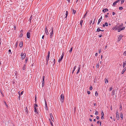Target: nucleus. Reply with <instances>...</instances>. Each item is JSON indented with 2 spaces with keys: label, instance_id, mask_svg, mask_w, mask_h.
<instances>
[{
  "label": "nucleus",
  "instance_id": "nucleus-47",
  "mask_svg": "<svg viewBox=\"0 0 126 126\" xmlns=\"http://www.w3.org/2000/svg\"><path fill=\"white\" fill-rule=\"evenodd\" d=\"M99 67V63H98L96 65V67L97 68H98Z\"/></svg>",
  "mask_w": 126,
  "mask_h": 126
},
{
  "label": "nucleus",
  "instance_id": "nucleus-31",
  "mask_svg": "<svg viewBox=\"0 0 126 126\" xmlns=\"http://www.w3.org/2000/svg\"><path fill=\"white\" fill-rule=\"evenodd\" d=\"M95 95L96 96H98V93L97 91H96L95 92Z\"/></svg>",
  "mask_w": 126,
  "mask_h": 126
},
{
  "label": "nucleus",
  "instance_id": "nucleus-61",
  "mask_svg": "<svg viewBox=\"0 0 126 126\" xmlns=\"http://www.w3.org/2000/svg\"><path fill=\"white\" fill-rule=\"evenodd\" d=\"M17 44H18V43H17V42H16V47H17Z\"/></svg>",
  "mask_w": 126,
  "mask_h": 126
},
{
  "label": "nucleus",
  "instance_id": "nucleus-53",
  "mask_svg": "<svg viewBox=\"0 0 126 126\" xmlns=\"http://www.w3.org/2000/svg\"><path fill=\"white\" fill-rule=\"evenodd\" d=\"M93 89V88H92V86H91L90 87V90H92Z\"/></svg>",
  "mask_w": 126,
  "mask_h": 126
},
{
  "label": "nucleus",
  "instance_id": "nucleus-20",
  "mask_svg": "<svg viewBox=\"0 0 126 126\" xmlns=\"http://www.w3.org/2000/svg\"><path fill=\"white\" fill-rule=\"evenodd\" d=\"M83 20H81L80 22V25H81V27H82V25L83 22Z\"/></svg>",
  "mask_w": 126,
  "mask_h": 126
},
{
  "label": "nucleus",
  "instance_id": "nucleus-5",
  "mask_svg": "<svg viewBox=\"0 0 126 126\" xmlns=\"http://www.w3.org/2000/svg\"><path fill=\"white\" fill-rule=\"evenodd\" d=\"M68 11H66V13L64 12L63 13V14H64V16H65V18H67V16L68 14Z\"/></svg>",
  "mask_w": 126,
  "mask_h": 126
},
{
  "label": "nucleus",
  "instance_id": "nucleus-34",
  "mask_svg": "<svg viewBox=\"0 0 126 126\" xmlns=\"http://www.w3.org/2000/svg\"><path fill=\"white\" fill-rule=\"evenodd\" d=\"M4 104H5V105L7 107H8V105L7 104V103H6V102L4 101Z\"/></svg>",
  "mask_w": 126,
  "mask_h": 126
},
{
  "label": "nucleus",
  "instance_id": "nucleus-11",
  "mask_svg": "<svg viewBox=\"0 0 126 126\" xmlns=\"http://www.w3.org/2000/svg\"><path fill=\"white\" fill-rule=\"evenodd\" d=\"M126 65V60L123 62V67L124 68Z\"/></svg>",
  "mask_w": 126,
  "mask_h": 126
},
{
  "label": "nucleus",
  "instance_id": "nucleus-44",
  "mask_svg": "<svg viewBox=\"0 0 126 126\" xmlns=\"http://www.w3.org/2000/svg\"><path fill=\"white\" fill-rule=\"evenodd\" d=\"M101 114L102 115H104V113L103 112V110H102V111L101 113Z\"/></svg>",
  "mask_w": 126,
  "mask_h": 126
},
{
  "label": "nucleus",
  "instance_id": "nucleus-39",
  "mask_svg": "<svg viewBox=\"0 0 126 126\" xmlns=\"http://www.w3.org/2000/svg\"><path fill=\"white\" fill-rule=\"evenodd\" d=\"M117 30H118V32H120L121 31V29L120 28L118 29H117Z\"/></svg>",
  "mask_w": 126,
  "mask_h": 126
},
{
  "label": "nucleus",
  "instance_id": "nucleus-37",
  "mask_svg": "<svg viewBox=\"0 0 126 126\" xmlns=\"http://www.w3.org/2000/svg\"><path fill=\"white\" fill-rule=\"evenodd\" d=\"M50 33H51L52 34H53V28H52V29Z\"/></svg>",
  "mask_w": 126,
  "mask_h": 126
},
{
  "label": "nucleus",
  "instance_id": "nucleus-2",
  "mask_svg": "<svg viewBox=\"0 0 126 126\" xmlns=\"http://www.w3.org/2000/svg\"><path fill=\"white\" fill-rule=\"evenodd\" d=\"M61 99L60 101L61 102H63L64 100V96L63 94H62L61 96Z\"/></svg>",
  "mask_w": 126,
  "mask_h": 126
},
{
  "label": "nucleus",
  "instance_id": "nucleus-50",
  "mask_svg": "<svg viewBox=\"0 0 126 126\" xmlns=\"http://www.w3.org/2000/svg\"><path fill=\"white\" fill-rule=\"evenodd\" d=\"M102 33H101V34H100L99 35H98V36L99 37H102Z\"/></svg>",
  "mask_w": 126,
  "mask_h": 126
},
{
  "label": "nucleus",
  "instance_id": "nucleus-28",
  "mask_svg": "<svg viewBox=\"0 0 126 126\" xmlns=\"http://www.w3.org/2000/svg\"><path fill=\"white\" fill-rule=\"evenodd\" d=\"M76 10H73V13L74 15L76 13Z\"/></svg>",
  "mask_w": 126,
  "mask_h": 126
},
{
  "label": "nucleus",
  "instance_id": "nucleus-59",
  "mask_svg": "<svg viewBox=\"0 0 126 126\" xmlns=\"http://www.w3.org/2000/svg\"><path fill=\"white\" fill-rule=\"evenodd\" d=\"M87 93L88 94H89L90 93V92L89 91H87Z\"/></svg>",
  "mask_w": 126,
  "mask_h": 126
},
{
  "label": "nucleus",
  "instance_id": "nucleus-48",
  "mask_svg": "<svg viewBox=\"0 0 126 126\" xmlns=\"http://www.w3.org/2000/svg\"><path fill=\"white\" fill-rule=\"evenodd\" d=\"M23 34L22 33H21V34L20 35H19V37H21L22 36H23Z\"/></svg>",
  "mask_w": 126,
  "mask_h": 126
},
{
  "label": "nucleus",
  "instance_id": "nucleus-35",
  "mask_svg": "<svg viewBox=\"0 0 126 126\" xmlns=\"http://www.w3.org/2000/svg\"><path fill=\"white\" fill-rule=\"evenodd\" d=\"M34 112H36L37 114H38V112H37V109L36 110H34Z\"/></svg>",
  "mask_w": 126,
  "mask_h": 126
},
{
  "label": "nucleus",
  "instance_id": "nucleus-7",
  "mask_svg": "<svg viewBox=\"0 0 126 126\" xmlns=\"http://www.w3.org/2000/svg\"><path fill=\"white\" fill-rule=\"evenodd\" d=\"M122 36L121 35H119V37H118V41H120V40L122 38Z\"/></svg>",
  "mask_w": 126,
  "mask_h": 126
},
{
  "label": "nucleus",
  "instance_id": "nucleus-21",
  "mask_svg": "<svg viewBox=\"0 0 126 126\" xmlns=\"http://www.w3.org/2000/svg\"><path fill=\"white\" fill-rule=\"evenodd\" d=\"M49 120L50 121V124L52 126H53V125L52 122L51 121L50 119H49Z\"/></svg>",
  "mask_w": 126,
  "mask_h": 126
},
{
  "label": "nucleus",
  "instance_id": "nucleus-45",
  "mask_svg": "<svg viewBox=\"0 0 126 126\" xmlns=\"http://www.w3.org/2000/svg\"><path fill=\"white\" fill-rule=\"evenodd\" d=\"M123 55L124 56H126V51H125Z\"/></svg>",
  "mask_w": 126,
  "mask_h": 126
},
{
  "label": "nucleus",
  "instance_id": "nucleus-15",
  "mask_svg": "<svg viewBox=\"0 0 126 126\" xmlns=\"http://www.w3.org/2000/svg\"><path fill=\"white\" fill-rule=\"evenodd\" d=\"M108 11V10L106 8L104 9L103 10V11L104 13L106 12L107 11Z\"/></svg>",
  "mask_w": 126,
  "mask_h": 126
},
{
  "label": "nucleus",
  "instance_id": "nucleus-54",
  "mask_svg": "<svg viewBox=\"0 0 126 126\" xmlns=\"http://www.w3.org/2000/svg\"><path fill=\"white\" fill-rule=\"evenodd\" d=\"M101 119H104V116L102 115L101 117Z\"/></svg>",
  "mask_w": 126,
  "mask_h": 126
},
{
  "label": "nucleus",
  "instance_id": "nucleus-4",
  "mask_svg": "<svg viewBox=\"0 0 126 126\" xmlns=\"http://www.w3.org/2000/svg\"><path fill=\"white\" fill-rule=\"evenodd\" d=\"M45 109L47 110H48V108L47 107V103L46 101V100L45 99Z\"/></svg>",
  "mask_w": 126,
  "mask_h": 126
},
{
  "label": "nucleus",
  "instance_id": "nucleus-49",
  "mask_svg": "<svg viewBox=\"0 0 126 126\" xmlns=\"http://www.w3.org/2000/svg\"><path fill=\"white\" fill-rule=\"evenodd\" d=\"M112 87H110V88H109L110 91H111L112 90Z\"/></svg>",
  "mask_w": 126,
  "mask_h": 126
},
{
  "label": "nucleus",
  "instance_id": "nucleus-33",
  "mask_svg": "<svg viewBox=\"0 0 126 126\" xmlns=\"http://www.w3.org/2000/svg\"><path fill=\"white\" fill-rule=\"evenodd\" d=\"M95 114L96 115L98 114V112L97 111H96Z\"/></svg>",
  "mask_w": 126,
  "mask_h": 126
},
{
  "label": "nucleus",
  "instance_id": "nucleus-41",
  "mask_svg": "<svg viewBox=\"0 0 126 126\" xmlns=\"http://www.w3.org/2000/svg\"><path fill=\"white\" fill-rule=\"evenodd\" d=\"M124 0H122L121 1V4H123L124 3Z\"/></svg>",
  "mask_w": 126,
  "mask_h": 126
},
{
  "label": "nucleus",
  "instance_id": "nucleus-64",
  "mask_svg": "<svg viewBox=\"0 0 126 126\" xmlns=\"http://www.w3.org/2000/svg\"><path fill=\"white\" fill-rule=\"evenodd\" d=\"M44 85V83H42V86L43 87Z\"/></svg>",
  "mask_w": 126,
  "mask_h": 126
},
{
  "label": "nucleus",
  "instance_id": "nucleus-27",
  "mask_svg": "<svg viewBox=\"0 0 126 126\" xmlns=\"http://www.w3.org/2000/svg\"><path fill=\"white\" fill-rule=\"evenodd\" d=\"M50 38H51L52 37L53 34L50 33Z\"/></svg>",
  "mask_w": 126,
  "mask_h": 126
},
{
  "label": "nucleus",
  "instance_id": "nucleus-6",
  "mask_svg": "<svg viewBox=\"0 0 126 126\" xmlns=\"http://www.w3.org/2000/svg\"><path fill=\"white\" fill-rule=\"evenodd\" d=\"M119 115L117 111L116 112V118L117 120H118L119 119Z\"/></svg>",
  "mask_w": 126,
  "mask_h": 126
},
{
  "label": "nucleus",
  "instance_id": "nucleus-8",
  "mask_svg": "<svg viewBox=\"0 0 126 126\" xmlns=\"http://www.w3.org/2000/svg\"><path fill=\"white\" fill-rule=\"evenodd\" d=\"M64 55L63 54H62L61 55V58H60L58 60V62H60V61L62 60V59L63 58V57Z\"/></svg>",
  "mask_w": 126,
  "mask_h": 126
},
{
  "label": "nucleus",
  "instance_id": "nucleus-46",
  "mask_svg": "<svg viewBox=\"0 0 126 126\" xmlns=\"http://www.w3.org/2000/svg\"><path fill=\"white\" fill-rule=\"evenodd\" d=\"M105 26H108V24L107 22H105Z\"/></svg>",
  "mask_w": 126,
  "mask_h": 126
},
{
  "label": "nucleus",
  "instance_id": "nucleus-13",
  "mask_svg": "<svg viewBox=\"0 0 126 126\" xmlns=\"http://www.w3.org/2000/svg\"><path fill=\"white\" fill-rule=\"evenodd\" d=\"M19 46L20 47H22L23 46V43L22 42H21L19 44Z\"/></svg>",
  "mask_w": 126,
  "mask_h": 126
},
{
  "label": "nucleus",
  "instance_id": "nucleus-57",
  "mask_svg": "<svg viewBox=\"0 0 126 126\" xmlns=\"http://www.w3.org/2000/svg\"><path fill=\"white\" fill-rule=\"evenodd\" d=\"M99 116H96V119H97L98 120V119H99Z\"/></svg>",
  "mask_w": 126,
  "mask_h": 126
},
{
  "label": "nucleus",
  "instance_id": "nucleus-55",
  "mask_svg": "<svg viewBox=\"0 0 126 126\" xmlns=\"http://www.w3.org/2000/svg\"><path fill=\"white\" fill-rule=\"evenodd\" d=\"M8 51H9V52H10V53L11 54H12V52H11V51L10 49H9Z\"/></svg>",
  "mask_w": 126,
  "mask_h": 126
},
{
  "label": "nucleus",
  "instance_id": "nucleus-16",
  "mask_svg": "<svg viewBox=\"0 0 126 126\" xmlns=\"http://www.w3.org/2000/svg\"><path fill=\"white\" fill-rule=\"evenodd\" d=\"M50 117H51V119H52V121H53V119H52V118H53V120H54V118H53V116H52V113H50Z\"/></svg>",
  "mask_w": 126,
  "mask_h": 126
},
{
  "label": "nucleus",
  "instance_id": "nucleus-42",
  "mask_svg": "<svg viewBox=\"0 0 126 126\" xmlns=\"http://www.w3.org/2000/svg\"><path fill=\"white\" fill-rule=\"evenodd\" d=\"M108 81L107 79L105 80V83H108Z\"/></svg>",
  "mask_w": 126,
  "mask_h": 126
},
{
  "label": "nucleus",
  "instance_id": "nucleus-25",
  "mask_svg": "<svg viewBox=\"0 0 126 126\" xmlns=\"http://www.w3.org/2000/svg\"><path fill=\"white\" fill-rule=\"evenodd\" d=\"M115 93V91L114 90H113L112 92V93L111 95H113Z\"/></svg>",
  "mask_w": 126,
  "mask_h": 126
},
{
  "label": "nucleus",
  "instance_id": "nucleus-14",
  "mask_svg": "<svg viewBox=\"0 0 126 126\" xmlns=\"http://www.w3.org/2000/svg\"><path fill=\"white\" fill-rule=\"evenodd\" d=\"M123 26V24L122 23L119 26H118V27H117L116 30H117L118 29H119L121 28V27H122Z\"/></svg>",
  "mask_w": 126,
  "mask_h": 126
},
{
  "label": "nucleus",
  "instance_id": "nucleus-56",
  "mask_svg": "<svg viewBox=\"0 0 126 126\" xmlns=\"http://www.w3.org/2000/svg\"><path fill=\"white\" fill-rule=\"evenodd\" d=\"M121 0H116L115 2H116L117 3V2H118L119 1H120Z\"/></svg>",
  "mask_w": 126,
  "mask_h": 126
},
{
  "label": "nucleus",
  "instance_id": "nucleus-9",
  "mask_svg": "<svg viewBox=\"0 0 126 126\" xmlns=\"http://www.w3.org/2000/svg\"><path fill=\"white\" fill-rule=\"evenodd\" d=\"M27 37L28 38H30V33L29 32H28L27 33Z\"/></svg>",
  "mask_w": 126,
  "mask_h": 126
},
{
  "label": "nucleus",
  "instance_id": "nucleus-58",
  "mask_svg": "<svg viewBox=\"0 0 126 126\" xmlns=\"http://www.w3.org/2000/svg\"><path fill=\"white\" fill-rule=\"evenodd\" d=\"M44 82H45L44 79H43L42 83H44Z\"/></svg>",
  "mask_w": 126,
  "mask_h": 126
},
{
  "label": "nucleus",
  "instance_id": "nucleus-36",
  "mask_svg": "<svg viewBox=\"0 0 126 126\" xmlns=\"http://www.w3.org/2000/svg\"><path fill=\"white\" fill-rule=\"evenodd\" d=\"M119 9L120 10H122L123 9V8L122 7H120L119 8Z\"/></svg>",
  "mask_w": 126,
  "mask_h": 126
},
{
  "label": "nucleus",
  "instance_id": "nucleus-19",
  "mask_svg": "<svg viewBox=\"0 0 126 126\" xmlns=\"http://www.w3.org/2000/svg\"><path fill=\"white\" fill-rule=\"evenodd\" d=\"M120 114L121 118L122 119H123V115L122 113L121 112L120 113Z\"/></svg>",
  "mask_w": 126,
  "mask_h": 126
},
{
  "label": "nucleus",
  "instance_id": "nucleus-51",
  "mask_svg": "<svg viewBox=\"0 0 126 126\" xmlns=\"http://www.w3.org/2000/svg\"><path fill=\"white\" fill-rule=\"evenodd\" d=\"M35 102H36V103L37 97H36V95H35Z\"/></svg>",
  "mask_w": 126,
  "mask_h": 126
},
{
  "label": "nucleus",
  "instance_id": "nucleus-17",
  "mask_svg": "<svg viewBox=\"0 0 126 126\" xmlns=\"http://www.w3.org/2000/svg\"><path fill=\"white\" fill-rule=\"evenodd\" d=\"M50 56L49 55H48L46 56V60H49V57Z\"/></svg>",
  "mask_w": 126,
  "mask_h": 126
},
{
  "label": "nucleus",
  "instance_id": "nucleus-1",
  "mask_svg": "<svg viewBox=\"0 0 126 126\" xmlns=\"http://www.w3.org/2000/svg\"><path fill=\"white\" fill-rule=\"evenodd\" d=\"M26 54L25 53H23L22 52L21 53V56L22 59H24L26 57Z\"/></svg>",
  "mask_w": 126,
  "mask_h": 126
},
{
  "label": "nucleus",
  "instance_id": "nucleus-26",
  "mask_svg": "<svg viewBox=\"0 0 126 126\" xmlns=\"http://www.w3.org/2000/svg\"><path fill=\"white\" fill-rule=\"evenodd\" d=\"M25 66H26V65L25 64H24L23 67V70H24L25 69V68H26Z\"/></svg>",
  "mask_w": 126,
  "mask_h": 126
},
{
  "label": "nucleus",
  "instance_id": "nucleus-52",
  "mask_svg": "<svg viewBox=\"0 0 126 126\" xmlns=\"http://www.w3.org/2000/svg\"><path fill=\"white\" fill-rule=\"evenodd\" d=\"M47 60V62H46V64L47 65L48 63V61L49 60Z\"/></svg>",
  "mask_w": 126,
  "mask_h": 126
},
{
  "label": "nucleus",
  "instance_id": "nucleus-12",
  "mask_svg": "<svg viewBox=\"0 0 126 126\" xmlns=\"http://www.w3.org/2000/svg\"><path fill=\"white\" fill-rule=\"evenodd\" d=\"M126 70V66L123 69L122 71V74H124V72Z\"/></svg>",
  "mask_w": 126,
  "mask_h": 126
},
{
  "label": "nucleus",
  "instance_id": "nucleus-10",
  "mask_svg": "<svg viewBox=\"0 0 126 126\" xmlns=\"http://www.w3.org/2000/svg\"><path fill=\"white\" fill-rule=\"evenodd\" d=\"M45 32L46 33L47 35H48L49 33L48 32H47V27H46L45 29Z\"/></svg>",
  "mask_w": 126,
  "mask_h": 126
},
{
  "label": "nucleus",
  "instance_id": "nucleus-3",
  "mask_svg": "<svg viewBox=\"0 0 126 126\" xmlns=\"http://www.w3.org/2000/svg\"><path fill=\"white\" fill-rule=\"evenodd\" d=\"M50 62H51V63L53 65H54L55 62V59H54V58H53V59H51L50 61L49 62V63Z\"/></svg>",
  "mask_w": 126,
  "mask_h": 126
},
{
  "label": "nucleus",
  "instance_id": "nucleus-18",
  "mask_svg": "<svg viewBox=\"0 0 126 126\" xmlns=\"http://www.w3.org/2000/svg\"><path fill=\"white\" fill-rule=\"evenodd\" d=\"M88 12V11H86V13H85V15H84V16L83 18H84L86 16Z\"/></svg>",
  "mask_w": 126,
  "mask_h": 126
},
{
  "label": "nucleus",
  "instance_id": "nucleus-32",
  "mask_svg": "<svg viewBox=\"0 0 126 126\" xmlns=\"http://www.w3.org/2000/svg\"><path fill=\"white\" fill-rule=\"evenodd\" d=\"M72 48H73V47H72L70 49V50H69V51L70 53H71V52L72 51Z\"/></svg>",
  "mask_w": 126,
  "mask_h": 126
},
{
  "label": "nucleus",
  "instance_id": "nucleus-38",
  "mask_svg": "<svg viewBox=\"0 0 126 126\" xmlns=\"http://www.w3.org/2000/svg\"><path fill=\"white\" fill-rule=\"evenodd\" d=\"M120 110L121 111V110H122V106L121 105H120Z\"/></svg>",
  "mask_w": 126,
  "mask_h": 126
},
{
  "label": "nucleus",
  "instance_id": "nucleus-29",
  "mask_svg": "<svg viewBox=\"0 0 126 126\" xmlns=\"http://www.w3.org/2000/svg\"><path fill=\"white\" fill-rule=\"evenodd\" d=\"M116 3H117L116 2H114L113 4V6L114 7L115 6L116 4Z\"/></svg>",
  "mask_w": 126,
  "mask_h": 126
},
{
  "label": "nucleus",
  "instance_id": "nucleus-63",
  "mask_svg": "<svg viewBox=\"0 0 126 126\" xmlns=\"http://www.w3.org/2000/svg\"><path fill=\"white\" fill-rule=\"evenodd\" d=\"M97 55H98V54L97 53H96L95 54V56H97Z\"/></svg>",
  "mask_w": 126,
  "mask_h": 126
},
{
  "label": "nucleus",
  "instance_id": "nucleus-60",
  "mask_svg": "<svg viewBox=\"0 0 126 126\" xmlns=\"http://www.w3.org/2000/svg\"><path fill=\"white\" fill-rule=\"evenodd\" d=\"M115 12H112L113 15H115Z\"/></svg>",
  "mask_w": 126,
  "mask_h": 126
},
{
  "label": "nucleus",
  "instance_id": "nucleus-40",
  "mask_svg": "<svg viewBox=\"0 0 126 126\" xmlns=\"http://www.w3.org/2000/svg\"><path fill=\"white\" fill-rule=\"evenodd\" d=\"M101 21V20H100V19H99L98 20V21L97 23V24H99L100 22Z\"/></svg>",
  "mask_w": 126,
  "mask_h": 126
},
{
  "label": "nucleus",
  "instance_id": "nucleus-24",
  "mask_svg": "<svg viewBox=\"0 0 126 126\" xmlns=\"http://www.w3.org/2000/svg\"><path fill=\"white\" fill-rule=\"evenodd\" d=\"M80 70V67H79V69L78 70L77 72V74H78Z\"/></svg>",
  "mask_w": 126,
  "mask_h": 126
},
{
  "label": "nucleus",
  "instance_id": "nucleus-22",
  "mask_svg": "<svg viewBox=\"0 0 126 126\" xmlns=\"http://www.w3.org/2000/svg\"><path fill=\"white\" fill-rule=\"evenodd\" d=\"M32 16H31L30 17V23L31 22V21L32 20Z\"/></svg>",
  "mask_w": 126,
  "mask_h": 126
},
{
  "label": "nucleus",
  "instance_id": "nucleus-30",
  "mask_svg": "<svg viewBox=\"0 0 126 126\" xmlns=\"http://www.w3.org/2000/svg\"><path fill=\"white\" fill-rule=\"evenodd\" d=\"M101 30L99 28H98L97 30V32H99Z\"/></svg>",
  "mask_w": 126,
  "mask_h": 126
},
{
  "label": "nucleus",
  "instance_id": "nucleus-43",
  "mask_svg": "<svg viewBox=\"0 0 126 126\" xmlns=\"http://www.w3.org/2000/svg\"><path fill=\"white\" fill-rule=\"evenodd\" d=\"M125 27H122V28L121 29V30H124L125 29Z\"/></svg>",
  "mask_w": 126,
  "mask_h": 126
},
{
  "label": "nucleus",
  "instance_id": "nucleus-23",
  "mask_svg": "<svg viewBox=\"0 0 126 126\" xmlns=\"http://www.w3.org/2000/svg\"><path fill=\"white\" fill-rule=\"evenodd\" d=\"M28 61V58L27 57H26V58L25 61V63H27Z\"/></svg>",
  "mask_w": 126,
  "mask_h": 126
},
{
  "label": "nucleus",
  "instance_id": "nucleus-62",
  "mask_svg": "<svg viewBox=\"0 0 126 126\" xmlns=\"http://www.w3.org/2000/svg\"><path fill=\"white\" fill-rule=\"evenodd\" d=\"M20 94L18 96V98L19 99V100H20Z\"/></svg>",
  "mask_w": 126,
  "mask_h": 126
}]
</instances>
